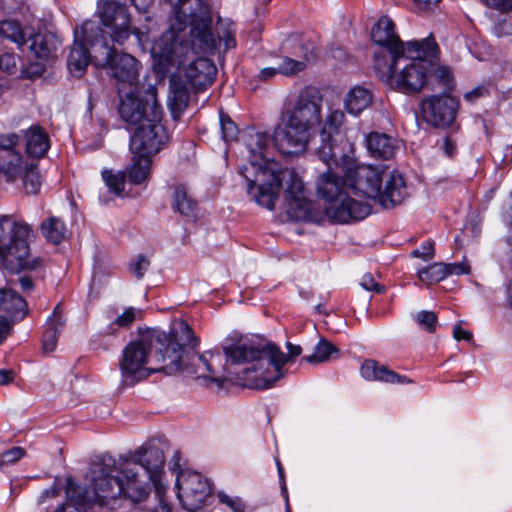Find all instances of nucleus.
<instances>
[{"label":"nucleus","instance_id":"nucleus-64","mask_svg":"<svg viewBox=\"0 0 512 512\" xmlns=\"http://www.w3.org/2000/svg\"><path fill=\"white\" fill-rule=\"evenodd\" d=\"M19 284L23 291H30L34 287L32 279L28 276H22L19 278Z\"/></svg>","mask_w":512,"mask_h":512},{"label":"nucleus","instance_id":"nucleus-6","mask_svg":"<svg viewBox=\"0 0 512 512\" xmlns=\"http://www.w3.org/2000/svg\"><path fill=\"white\" fill-rule=\"evenodd\" d=\"M328 169L319 175L317 193L326 202L325 214L333 222L349 223L367 217L371 206L347 194L348 181L341 172V155L323 161Z\"/></svg>","mask_w":512,"mask_h":512},{"label":"nucleus","instance_id":"nucleus-41","mask_svg":"<svg viewBox=\"0 0 512 512\" xmlns=\"http://www.w3.org/2000/svg\"><path fill=\"white\" fill-rule=\"evenodd\" d=\"M73 482L71 479H67V488H66V495L69 501H67L65 504L58 507L54 512H86L85 507L83 505L85 498L84 497H78L75 502H73Z\"/></svg>","mask_w":512,"mask_h":512},{"label":"nucleus","instance_id":"nucleus-53","mask_svg":"<svg viewBox=\"0 0 512 512\" xmlns=\"http://www.w3.org/2000/svg\"><path fill=\"white\" fill-rule=\"evenodd\" d=\"M0 69L8 73H13L16 69V57L13 54H1Z\"/></svg>","mask_w":512,"mask_h":512},{"label":"nucleus","instance_id":"nucleus-43","mask_svg":"<svg viewBox=\"0 0 512 512\" xmlns=\"http://www.w3.org/2000/svg\"><path fill=\"white\" fill-rule=\"evenodd\" d=\"M434 77L438 84L442 87L443 93H449L454 88V77L450 68L439 66L434 70Z\"/></svg>","mask_w":512,"mask_h":512},{"label":"nucleus","instance_id":"nucleus-10","mask_svg":"<svg viewBox=\"0 0 512 512\" xmlns=\"http://www.w3.org/2000/svg\"><path fill=\"white\" fill-rule=\"evenodd\" d=\"M371 38L381 50L374 53V69L383 82H389L398 62L405 54L406 43L395 32V25L388 16H381L373 25Z\"/></svg>","mask_w":512,"mask_h":512},{"label":"nucleus","instance_id":"nucleus-58","mask_svg":"<svg viewBox=\"0 0 512 512\" xmlns=\"http://www.w3.org/2000/svg\"><path fill=\"white\" fill-rule=\"evenodd\" d=\"M463 99L468 104H474L480 99V86L474 87L471 91L463 95Z\"/></svg>","mask_w":512,"mask_h":512},{"label":"nucleus","instance_id":"nucleus-25","mask_svg":"<svg viewBox=\"0 0 512 512\" xmlns=\"http://www.w3.org/2000/svg\"><path fill=\"white\" fill-rule=\"evenodd\" d=\"M23 137L29 160L40 159L47 154L50 148V139L43 127L32 125L23 131Z\"/></svg>","mask_w":512,"mask_h":512},{"label":"nucleus","instance_id":"nucleus-39","mask_svg":"<svg viewBox=\"0 0 512 512\" xmlns=\"http://www.w3.org/2000/svg\"><path fill=\"white\" fill-rule=\"evenodd\" d=\"M333 353H338V349L331 342L321 339L315 346L313 354L303 359L308 363H322L327 361Z\"/></svg>","mask_w":512,"mask_h":512},{"label":"nucleus","instance_id":"nucleus-16","mask_svg":"<svg viewBox=\"0 0 512 512\" xmlns=\"http://www.w3.org/2000/svg\"><path fill=\"white\" fill-rule=\"evenodd\" d=\"M322 98L312 89H304L300 92L293 107L287 109L284 117L304 128L310 130L320 124Z\"/></svg>","mask_w":512,"mask_h":512},{"label":"nucleus","instance_id":"nucleus-3","mask_svg":"<svg viewBox=\"0 0 512 512\" xmlns=\"http://www.w3.org/2000/svg\"><path fill=\"white\" fill-rule=\"evenodd\" d=\"M341 172L353 194L371 199L383 208H393L407 197V186L402 174L385 171L374 165L357 163L348 154H341Z\"/></svg>","mask_w":512,"mask_h":512},{"label":"nucleus","instance_id":"nucleus-44","mask_svg":"<svg viewBox=\"0 0 512 512\" xmlns=\"http://www.w3.org/2000/svg\"><path fill=\"white\" fill-rule=\"evenodd\" d=\"M219 119L223 140L225 142L235 140L238 135V128L234 121L223 112H220Z\"/></svg>","mask_w":512,"mask_h":512},{"label":"nucleus","instance_id":"nucleus-17","mask_svg":"<svg viewBox=\"0 0 512 512\" xmlns=\"http://www.w3.org/2000/svg\"><path fill=\"white\" fill-rule=\"evenodd\" d=\"M459 108L457 98L449 93L434 94L421 102L423 119L435 127H449L455 120Z\"/></svg>","mask_w":512,"mask_h":512},{"label":"nucleus","instance_id":"nucleus-31","mask_svg":"<svg viewBox=\"0 0 512 512\" xmlns=\"http://www.w3.org/2000/svg\"><path fill=\"white\" fill-rule=\"evenodd\" d=\"M189 91L175 75L170 78L169 106L174 118L179 117L188 105Z\"/></svg>","mask_w":512,"mask_h":512},{"label":"nucleus","instance_id":"nucleus-18","mask_svg":"<svg viewBox=\"0 0 512 512\" xmlns=\"http://www.w3.org/2000/svg\"><path fill=\"white\" fill-rule=\"evenodd\" d=\"M20 135L15 132L0 134V174L8 182L19 179L25 169L26 163L21 152L17 149Z\"/></svg>","mask_w":512,"mask_h":512},{"label":"nucleus","instance_id":"nucleus-55","mask_svg":"<svg viewBox=\"0 0 512 512\" xmlns=\"http://www.w3.org/2000/svg\"><path fill=\"white\" fill-rule=\"evenodd\" d=\"M156 495L158 497V502L154 506L151 512H172V507L169 502L162 496L160 487L156 489Z\"/></svg>","mask_w":512,"mask_h":512},{"label":"nucleus","instance_id":"nucleus-2","mask_svg":"<svg viewBox=\"0 0 512 512\" xmlns=\"http://www.w3.org/2000/svg\"><path fill=\"white\" fill-rule=\"evenodd\" d=\"M164 463V453L156 446H142L130 459L119 462L111 456H103L90 471L93 500L100 505H107L109 500L118 497L133 503L144 501L153 487H159Z\"/></svg>","mask_w":512,"mask_h":512},{"label":"nucleus","instance_id":"nucleus-35","mask_svg":"<svg viewBox=\"0 0 512 512\" xmlns=\"http://www.w3.org/2000/svg\"><path fill=\"white\" fill-rule=\"evenodd\" d=\"M489 20L490 32L500 38L512 36V15L508 12L503 13H489L487 14Z\"/></svg>","mask_w":512,"mask_h":512},{"label":"nucleus","instance_id":"nucleus-49","mask_svg":"<svg viewBox=\"0 0 512 512\" xmlns=\"http://www.w3.org/2000/svg\"><path fill=\"white\" fill-rule=\"evenodd\" d=\"M25 450L22 447L15 446L1 454L0 468L5 464H14L25 456Z\"/></svg>","mask_w":512,"mask_h":512},{"label":"nucleus","instance_id":"nucleus-57","mask_svg":"<svg viewBox=\"0 0 512 512\" xmlns=\"http://www.w3.org/2000/svg\"><path fill=\"white\" fill-rule=\"evenodd\" d=\"M130 2L139 13L146 14L154 0H130Z\"/></svg>","mask_w":512,"mask_h":512},{"label":"nucleus","instance_id":"nucleus-62","mask_svg":"<svg viewBox=\"0 0 512 512\" xmlns=\"http://www.w3.org/2000/svg\"><path fill=\"white\" fill-rule=\"evenodd\" d=\"M443 150H444V153L449 157H451L455 154L456 146H455L454 142L449 137H445L443 140Z\"/></svg>","mask_w":512,"mask_h":512},{"label":"nucleus","instance_id":"nucleus-51","mask_svg":"<svg viewBox=\"0 0 512 512\" xmlns=\"http://www.w3.org/2000/svg\"><path fill=\"white\" fill-rule=\"evenodd\" d=\"M487 7L495 9L496 13L512 11V0H482Z\"/></svg>","mask_w":512,"mask_h":512},{"label":"nucleus","instance_id":"nucleus-28","mask_svg":"<svg viewBox=\"0 0 512 512\" xmlns=\"http://www.w3.org/2000/svg\"><path fill=\"white\" fill-rule=\"evenodd\" d=\"M139 312L134 307H128L121 314L114 317L113 309L108 310L107 317L111 322L99 331L98 337L116 336L120 328H129L133 324Z\"/></svg>","mask_w":512,"mask_h":512},{"label":"nucleus","instance_id":"nucleus-48","mask_svg":"<svg viewBox=\"0 0 512 512\" xmlns=\"http://www.w3.org/2000/svg\"><path fill=\"white\" fill-rule=\"evenodd\" d=\"M435 254L434 242L427 240L422 243L419 248L414 249L411 252V256L414 258H421L424 261H430Z\"/></svg>","mask_w":512,"mask_h":512},{"label":"nucleus","instance_id":"nucleus-23","mask_svg":"<svg viewBox=\"0 0 512 512\" xmlns=\"http://www.w3.org/2000/svg\"><path fill=\"white\" fill-rule=\"evenodd\" d=\"M27 312V303L21 295L13 289H0V319L9 321L13 326L15 322L22 320Z\"/></svg>","mask_w":512,"mask_h":512},{"label":"nucleus","instance_id":"nucleus-40","mask_svg":"<svg viewBox=\"0 0 512 512\" xmlns=\"http://www.w3.org/2000/svg\"><path fill=\"white\" fill-rule=\"evenodd\" d=\"M102 178L109 191L118 196L122 194L126 181L124 171L113 172L112 170H103Z\"/></svg>","mask_w":512,"mask_h":512},{"label":"nucleus","instance_id":"nucleus-60","mask_svg":"<svg viewBox=\"0 0 512 512\" xmlns=\"http://www.w3.org/2000/svg\"><path fill=\"white\" fill-rule=\"evenodd\" d=\"M441 0H413L416 7L421 11L429 10L431 7L437 5Z\"/></svg>","mask_w":512,"mask_h":512},{"label":"nucleus","instance_id":"nucleus-27","mask_svg":"<svg viewBox=\"0 0 512 512\" xmlns=\"http://www.w3.org/2000/svg\"><path fill=\"white\" fill-rule=\"evenodd\" d=\"M27 43H29V50L37 58L49 59L57 50L58 40L52 34H32L29 32Z\"/></svg>","mask_w":512,"mask_h":512},{"label":"nucleus","instance_id":"nucleus-7","mask_svg":"<svg viewBox=\"0 0 512 512\" xmlns=\"http://www.w3.org/2000/svg\"><path fill=\"white\" fill-rule=\"evenodd\" d=\"M438 53V45L432 37L406 42L403 58L398 62L391 80L385 83L404 94L419 93L427 84Z\"/></svg>","mask_w":512,"mask_h":512},{"label":"nucleus","instance_id":"nucleus-47","mask_svg":"<svg viewBox=\"0 0 512 512\" xmlns=\"http://www.w3.org/2000/svg\"><path fill=\"white\" fill-rule=\"evenodd\" d=\"M232 24L222 28V24L217 28V37L220 42L224 43L225 50L235 48L236 41L234 38V29Z\"/></svg>","mask_w":512,"mask_h":512},{"label":"nucleus","instance_id":"nucleus-24","mask_svg":"<svg viewBox=\"0 0 512 512\" xmlns=\"http://www.w3.org/2000/svg\"><path fill=\"white\" fill-rule=\"evenodd\" d=\"M365 142L372 157L384 160L393 158L400 148L399 141L385 133L371 132L366 136Z\"/></svg>","mask_w":512,"mask_h":512},{"label":"nucleus","instance_id":"nucleus-13","mask_svg":"<svg viewBox=\"0 0 512 512\" xmlns=\"http://www.w3.org/2000/svg\"><path fill=\"white\" fill-rule=\"evenodd\" d=\"M88 22L95 21L86 20L80 27L74 30V43L67 58L70 73L78 78L84 74L92 58L95 59L97 65H99V59H101L102 50L100 49V43L93 44V41L96 42L99 37L98 33H90L84 30V26Z\"/></svg>","mask_w":512,"mask_h":512},{"label":"nucleus","instance_id":"nucleus-14","mask_svg":"<svg viewBox=\"0 0 512 512\" xmlns=\"http://www.w3.org/2000/svg\"><path fill=\"white\" fill-rule=\"evenodd\" d=\"M175 485L181 506L189 512L200 509L211 494L208 479L196 471L180 470Z\"/></svg>","mask_w":512,"mask_h":512},{"label":"nucleus","instance_id":"nucleus-38","mask_svg":"<svg viewBox=\"0 0 512 512\" xmlns=\"http://www.w3.org/2000/svg\"><path fill=\"white\" fill-rule=\"evenodd\" d=\"M417 274L420 281L431 285L446 278V266L444 263H433L428 267L419 269Z\"/></svg>","mask_w":512,"mask_h":512},{"label":"nucleus","instance_id":"nucleus-30","mask_svg":"<svg viewBox=\"0 0 512 512\" xmlns=\"http://www.w3.org/2000/svg\"><path fill=\"white\" fill-rule=\"evenodd\" d=\"M151 157L133 154L130 164L124 170L126 178L135 185L147 181L151 172Z\"/></svg>","mask_w":512,"mask_h":512},{"label":"nucleus","instance_id":"nucleus-32","mask_svg":"<svg viewBox=\"0 0 512 512\" xmlns=\"http://www.w3.org/2000/svg\"><path fill=\"white\" fill-rule=\"evenodd\" d=\"M372 102L371 92L361 86L353 87L345 99V109L349 114L358 116Z\"/></svg>","mask_w":512,"mask_h":512},{"label":"nucleus","instance_id":"nucleus-20","mask_svg":"<svg viewBox=\"0 0 512 512\" xmlns=\"http://www.w3.org/2000/svg\"><path fill=\"white\" fill-rule=\"evenodd\" d=\"M156 97V90L149 88L144 99L140 98L139 86L136 89H127L118 92L120 103L118 112L123 121L131 125L141 124L148 118V100L150 96Z\"/></svg>","mask_w":512,"mask_h":512},{"label":"nucleus","instance_id":"nucleus-54","mask_svg":"<svg viewBox=\"0 0 512 512\" xmlns=\"http://www.w3.org/2000/svg\"><path fill=\"white\" fill-rule=\"evenodd\" d=\"M361 286L368 291H376L378 293L382 292L384 289L370 274H366L362 277Z\"/></svg>","mask_w":512,"mask_h":512},{"label":"nucleus","instance_id":"nucleus-21","mask_svg":"<svg viewBox=\"0 0 512 512\" xmlns=\"http://www.w3.org/2000/svg\"><path fill=\"white\" fill-rule=\"evenodd\" d=\"M344 119V113L339 110L330 112L321 130L322 144L318 148V156L322 161H328L338 154V142L342 141L340 128Z\"/></svg>","mask_w":512,"mask_h":512},{"label":"nucleus","instance_id":"nucleus-12","mask_svg":"<svg viewBox=\"0 0 512 512\" xmlns=\"http://www.w3.org/2000/svg\"><path fill=\"white\" fill-rule=\"evenodd\" d=\"M97 14L104 27L109 29V36L112 42L123 44L133 32L138 39L148 32L138 28L133 30L130 27V14L127 7L114 0H100L97 4Z\"/></svg>","mask_w":512,"mask_h":512},{"label":"nucleus","instance_id":"nucleus-36","mask_svg":"<svg viewBox=\"0 0 512 512\" xmlns=\"http://www.w3.org/2000/svg\"><path fill=\"white\" fill-rule=\"evenodd\" d=\"M27 32L19 22L15 20L0 21V36L22 47L27 44Z\"/></svg>","mask_w":512,"mask_h":512},{"label":"nucleus","instance_id":"nucleus-11","mask_svg":"<svg viewBox=\"0 0 512 512\" xmlns=\"http://www.w3.org/2000/svg\"><path fill=\"white\" fill-rule=\"evenodd\" d=\"M149 107L148 118L142 122L130 138V151L148 157L159 153L168 143L169 134L161 120L163 110L155 96L151 94L147 102Z\"/></svg>","mask_w":512,"mask_h":512},{"label":"nucleus","instance_id":"nucleus-29","mask_svg":"<svg viewBox=\"0 0 512 512\" xmlns=\"http://www.w3.org/2000/svg\"><path fill=\"white\" fill-rule=\"evenodd\" d=\"M172 207L183 217L193 220L197 213V202L189 194L187 188L182 185H176L172 194Z\"/></svg>","mask_w":512,"mask_h":512},{"label":"nucleus","instance_id":"nucleus-46","mask_svg":"<svg viewBox=\"0 0 512 512\" xmlns=\"http://www.w3.org/2000/svg\"><path fill=\"white\" fill-rule=\"evenodd\" d=\"M305 66V62L303 61L286 57L279 65V73L283 75H293L304 70Z\"/></svg>","mask_w":512,"mask_h":512},{"label":"nucleus","instance_id":"nucleus-50","mask_svg":"<svg viewBox=\"0 0 512 512\" xmlns=\"http://www.w3.org/2000/svg\"><path fill=\"white\" fill-rule=\"evenodd\" d=\"M150 266V261L143 255H139L135 262L130 264L131 272L141 279Z\"/></svg>","mask_w":512,"mask_h":512},{"label":"nucleus","instance_id":"nucleus-63","mask_svg":"<svg viewBox=\"0 0 512 512\" xmlns=\"http://www.w3.org/2000/svg\"><path fill=\"white\" fill-rule=\"evenodd\" d=\"M14 373L12 370H0V385H6L13 381Z\"/></svg>","mask_w":512,"mask_h":512},{"label":"nucleus","instance_id":"nucleus-26","mask_svg":"<svg viewBox=\"0 0 512 512\" xmlns=\"http://www.w3.org/2000/svg\"><path fill=\"white\" fill-rule=\"evenodd\" d=\"M360 373L364 379L369 381H381L392 384L409 382L406 376L397 374L375 360H366L361 365Z\"/></svg>","mask_w":512,"mask_h":512},{"label":"nucleus","instance_id":"nucleus-1","mask_svg":"<svg viewBox=\"0 0 512 512\" xmlns=\"http://www.w3.org/2000/svg\"><path fill=\"white\" fill-rule=\"evenodd\" d=\"M199 339L183 320L175 321L168 333L153 330L130 341L118 359L120 385L133 387L151 374H173L180 370L218 382L220 356L212 352L196 355Z\"/></svg>","mask_w":512,"mask_h":512},{"label":"nucleus","instance_id":"nucleus-45","mask_svg":"<svg viewBox=\"0 0 512 512\" xmlns=\"http://www.w3.org/2000/svg\"><path fill=\"white\" fill-rule=\"evenodd\" d=\"M218 500L221 504L225 505L233 512H244L246 505L243 500L238 496H230L225 492L217 494Z\"/></svg>","mask_w":512,"mask_h":512},{"label":"nucleus","instance_id":"nucleus-52","mask_svg":"<svg viewBox=\"0 0 512 512\" xmlns=\"http://www.w3.org/2000/svg\"><path fill=\"white\" fill-rule=\"evenodd\" d=\"M446 266V277L449 275H463L469 273V266L463 262L449 263Z\"/></svg>","mask_w":512,"mask_h":512},{"label":"nucleus","instance_id":"nucleus-61","mask_svg":"<svg viewBox=\"0 0 512 512\" xmlns=\"http://www.w3.org/2000/svg\"><path fill=\"white\" fill-rule=\"evenodd\" d=\"M12 329L11 323L0 319V344L7 338Z\"/></svg>","mask_w":512,"mask_h":512},{"label":"nucleus","instance_id":"nucleus-19","mask_svg":"<svg viewBox=\"0 0 512 512\" xmlns=\"http://www.w3.org/2000/svg\"><path fill=\"white\" fill-rule=\"evenodd\" d=\"M310 133L290 120L283 118V124L276 127L272 142L284 155H296L305 151Z\"/></svg>","mask_w":512,"mask_h":512},{"label":"nucleus","instance_id":"nucleus-5","mask_svg":"<svg viewBox=\"0 0 512 512\" xmlns=\"http://www.w3.org/2000/svg\"><path fill=\"white\" fill-rule=\"evenodd\" d=\"M271 141L272 137L265 132H250L246 140L250 160L240 169L247 183L248 194L257 204L269 210L274 209L280 183L277 177L279 165L265 153Z\"/></svg>","mask_w":512,"mask_h":512},{"label":"nucleus","instance_id":"nucleus-37","mask_svg":"<svg viewBox=\"0 0 512 512\" xmlns=\"http://www.w3.org/2000/svg\"><path fill=\"white\" fill-rule=\"evenodd\" d=\"M65 324V320L59 319L54 323H46L45 330L42 335L43 350L45 352H52L55 350L58 338Z\"/></svg>","mask_w":512,"mask_h":512},{"label":"nucleus","instance_id":"nucleus-8","mask_svg":"<svg viewBox=\"0 0 512 512\" xmlns=\"http://www.w3.org/2000/svg\"><path fill=\"white\" fill-rule=\"evenodd\" d=\"M31 226L9 215H0V261L11 273L36 271L43 266L39 257H31Z\"/></svg>","mask_w":512,"mask_h":512},{"label":"nucleus","instance_id":"nucleus-33","mask_svg":"<svg viewBox=\"0 0 512 512\" xmlns=\"http://www.w3.org/2000/svg\"><path fill=\"white\" fill-rule=\"evenodd\" d=\"M42 235L48 242L59 244L65 238L66 227L64 222L57 217H49L40 225Z\"/></svg>","mask_w":512,"mask_h":512},{"label":"nucleus","instance_id":"nucleus-15","mask_svg":"<svg viewBox=\"0 0 512 512\" xmlns=\"http://www.w3.org/2000/svg\"><path fill=\"white\" fill-rule=\"evenodd\" d=\"M279 177V187L282 181H285V200L287 202V212L291 218L295 220H311L312 219V203L307 198V193L304 188L302 180L294 170L282 169L279 166L277 171ZM280 190V188H278ZM279 193V191H277ZM278 198H276L274 203Z\"/></svg>","mask_w":512,"mask_h":512},{"label":"nucleus","instance_id":"nucleus-34","mask_svg":"<svg viewBox=\"0 0 512 512\" xmlns=\"http://www.w3.org/2000/svg\"><path fill=\"white\" fill-rule=\"evenodd\" d=\"M19 178L22 179L23 188L27 194L35 195L39 192L42 181L38 164L35 160H30L26 163L25 169H23V173Z\"/></svg>","mask_w":512,"mask_h":512},{"label":"nucleus","instance_id":"nucleus-4","mask_svg":"<svg viewBox=\"0 0 512 512\" xmlns=\"http://www.w3.org/2000/svg\"><path fill=\"white\" fill-rule=\"evenodd\" d=\"M288 354H284L272 343L244 341L224 348L227 360L234 364H247L244 373H254L251 377L257 389H268L284 376V365L299 356V345L287 343Z\"/></svg>","mask_w":512,"mask_h":512},{"label":"nucleus","instance_id":"nucleus-9","mask_svg":"<svg viewBox=\"0 0 512 512\" xmlns=\"http://www.w3.org/2000/svg\"><path fill=\"white\" fill-rule=\"evenodd\" d=\"M87 32L98 33L97 41L93 44L100 43L101 59L99 66L107 70V74L115 80L117 92L136 89L139 86V70L140 62L132 55L124 52H118L109 46L106 32L101 28L98 22H88L84 26Z\"/></svg>","mask_w":512,"mask_h":512},{"label":"nucleus","instance_id":"nucleus-22","mask_svg":"<svg viewBox=\"0 0 512 512\" xmlns=\"http://www.w3.org/2000/svg\"><path fill=\"white\" fill-rule=\"evenodd\" d=\"M217 74L215 64L208 58H197L192 61L185 69L184 76L186 81L194 89H205L210 86Z\"/></svg>","mask_w":512,"mask_h":512},{"label":"nucleus","instance_id":"nucleus-56","mask_svg":"<svg viewBox=\"0 0 512 512\" xmlns=\"http://www.w3.org/2000/svg\"><path fill=\"white\" fill-rule=\"evenodd\" d=\"M453 337L457 341H470L472 339V333L468 330L463 329L461 326L456 325L453 329Z\"/></svg>","mask_w":512,"mask_h":512},{"label":"nucleus","instance_id":"nucleus-42","mask_svg":"<svg viewBox=\"0 0 512 512\" xmlns=\"http://www.w3.org/2000/svg\"><path fill=\"white\" fill-rule=\"evenodd\" d=\"M414 321L417 323L420 329L434 333L438 326L437 315L428 310H422L413 316Z\"/></svg>","mask_w":512,"mask_h":512},{"label":"nucleus","instance_id":"nucleus-59","mask_svg":"<svg viewBox=\"0 0 512 512\" xmlns=\"http://www.w3.org/2000/svg\"><path fill=\"white\" fill-rule=\"evenodd\" d=\"M278 73H279V66L277 68L266 67V68L261 69L258 77H259V79H261L263 81H267V80L272 79Z\"/></svg>","mask_w":512,"mask_h":512}]
</instances>
